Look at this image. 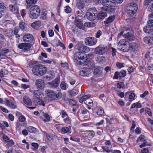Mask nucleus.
<instances>
[{
  "instance_id": "6e6552de",
  "label": "nucleus",
  "mask_w": 153,
  "mask_h": 153,
  "mask_svg": "<svg viewBox=\"0 0 153 153\" xmlns=\"http://www.w3.org/2000/svg\"><path fill=\"white\" fill-rule=\"evenodd\" d=\"M81 13L79 12V11H77V27L79 28L84 30L85 27L83 26L82 23V20L83 18V13L82 11Z\"/></svg>"
},
{
  "instance_id": "f03ea898",
  "label": "nucleus",
  "mask_w": 153,
  "mask_h": 153,
  "mask_svg": "<svg viewBox=\"0 0 153 153\" xmlns=\"http://www.w3.org/2000/svg\"><path fill=\"white\" fill-rule=\"evenodd\" d=\"M33 94L35 97L34 102L36 104L44 106L45 105V97L43 94L39 90L34 91Z\"/></svg>"
},
{
  "instance_id": "72a5a7b5",
  "label": "nucleus",
  "mask_w": 153,
  "mask_h": 153,
  "mask_svg": "<svg viewBox=\"0 0 153 153\" xmlns=\"http://www.w3.org/2000/svg\"><path fill=\"white\" fill-rule=\"evenodd\" d=\"M27 129L29 132L30 133H35L37 132V129L35 128L32 126L28 127L27 128Z\"/></svg>"
},
{
  "instance_id": "6e6d98bb",
  "label": "nucleus",
  "mask_w": 153,
  "mask_h": 153,
  "mask_svg": "<svg viewBox=\"0 0 153 153\" xmlns=\"http://www.w3.org/2000/svg\"><path fill=\"white\" fill-rule=\"evenodd\" d=\"M117 87L119 89L122 88L124 86V83L123 82H119L117 85Z\"/></svg>"
},
{
  "instance_id": "052dcab7",
  "label": "nucleus",
  "mask_w": 153,
  "mask_h": 153,
  "mask_svg": "<svg viewBox=\"0 0 153 153\" xmlns=\"http://www.w3.org/2000/svg\"><path fill=\"white\" fill-rule=\"evenodd\" d=\"M102 32L100 30H99L97 32L95 36L97 38H99L101 35Z\"/></svg>"
},
{
  "instance_id": "58836bf2",
  "label": "nucleus",
  "mask_w": 153,
  "mask_h": 153,
  "mask_svg": "<svg viewBox=\"0 0 153 153\" xmlns=\"http://www.w3.org/2000/svg\"><path fill=\"white\" fill-rule=\"evenodd\" d=\"M61 88L64 90H66L67 87V84L64 82H62L60 85Z\"/></svg>"
},
{
  "instance_id": "cd10ccee",
  "label": "nucleus",
  "mask_w": 153,
  "mask_h": 153,
  "mask_svg": "<svg viewBox=\"0 0 153 153\" xmlns=\"http://www.w3.org/2000/svg\"><path fill=\"white\" fill-rule=\"evenodd\" d=\"M84 134L90 138L94 137L95 135L94 132L93 131H84Z\"/></svg>"
},
{
  "instance_id": "bb28decb",
  "label": "nucleus",
  "mask_w": 153,
  "mask_h": 153,
  "mask_svg": "<svg viewBox=\"0 0 153 153\" xmlns=\"http://www.w3.org/2000/svg\"><path fill=\"white\" fill-rule=\"evenodd\" d=\"M152 26H149L144 27L143 28L144 31L146 33H152L153 35V29Z\"/></svg>"
},
{
  "instance_id": "f704fd0d",
  "label": "nucleus",
  "mask_w": 153,
  "mask_h": 153,
  "mask_svg": "<svg viewBox=\"0 0 153 153\" xmlns=\"http://www.w3.org/2000/svg\"><path fill=\"white\" fill-rule=\"evenodd\" d=\"M19 27L22 30H25L26 25L25 22L21 21L19 24Z\"/></svg>"
},
{
  "instance_id": "9b49d317",
  "label": "nucleus",
  "mask_w": 153,
  "mask_h": 153,
  "mask_svg": "<svg viewBox=\"0 0 153 153\" xmlns=\"http://www.w3.org/2000/svg\"><path fill=\"white\" fill-rule=\"evenodd\" d=\"M144 5L146 6L148 11H153V0H145L144 1Z\"/></svg>"
},
{
  "instance_id": "423d86ee",
  "label": "nucleus",
  "mask_w": 153,
  "mask_h": 153,
  "mask_svg": "<svg viewBox=\"0 0 153 153\" xmlns=\"http://www.w3.org/2000/svg\"><path fill=\"white\" fill-rule=\"evenodd\" d=\"M118 47L122 51L127 52L129 50V43L125 39H122L119 42Z\"/></svg>"
},
{
  "instance_id": "bf43d9fd",
  "label": "nucleus",
  "mask_w": 153,
  "mask_h": 153,
  "mask_svg": "<svg viewBox=\"0 0 153 153\" xmlns=\"http://www.w3.org/2000/svg\"><path fill=\"white\" fill-rule=\"evenodd\" d=\"M7 143L8 145L10 147L12 146L14 143L12 139L10 140Z\"/></svg>"
},
{
  "instance_id": "a18cd8bd",
  "label": "nucleus",
  "mask_w": 153,
  "mask_h": 153,
  "mask_svg": "<svg viewBox=\"0 0 153 153\" xmlns=\"http://www.w3.org/2000/svg\"><path fill=\"white\" fill-rule=\"evenodd\" d=\"M119 77H123L126 75V72L124 71H122L120 72H118Z\"/></svg>"
},
{
  "instance_id": "09e8293b",
  "label": "nucleus",
  "mask_w": 153,
  "mask_h": 153,
  "mask_svg": "<svg viewBox=\"0 0 153 153\" xmlns=\"http://www.w3.org/2000/svg\"><path fill=\"white\" fill-rule=\"evenodd\" d=\"M69 102L71 105H72L73 106H76V102L75 100H69Z\"/></svg>"
},
{
  "instance_id": "774afa93",
  "label": "nucleus",
  "mask_w": 153,
  "mask_h": 153,
  "mask_svg": "<svg viewBox=\"0 0 153 153\" xmlns=\"http://www.w3.org/2000/svg\"><path fill=\"white\" fill-rule=\"evenodd\" d=\"M134 68L132 66L129 67L128 69V74H130L132 72L134 71Z\"/></svg>"
},
{
  "instance_id": "5fc2aeb1",
  "label": "nucleus",
  "mask_w": 153,
  "mask_h": 153,
  "mask_svg": "<svg viewBox=\"0 0 153 153\" xmlns=\"http://www.w3.org/2000/svg\"><path fill=\"white\" fill-rule=\"evenodd\" d=\"M129 29H128V28H127L126 27H123L122 28V30H123L120 32V35H122L125 32V31H128V30H129Z\"/></svg>"
},
{
  "instance_id": "a19ab883",
  "label": "nucleus",
  "mask_w": 153,
  "mask_h": 153,
  "mask_svg": "<svg viewBox=\"0 0 153 153\" xmlns=\"http://www.w3.org/2000/svg\"><path fill=\"white\" fill-rule=\"evenodd\" d=\"M88 66L90 69H93L95 67V64L93 61H90L88 63Z\"/></svg>"
},
{
  "instance_id": "c9c22d12",
  "label": "nucleus",
  "mask_w": 153,
  "mask_h": 153,
  "mask_svg": "<svg viewBox=\"0 0 153 153\" xmlns=\"http://www.w3.org/2000/svg\"><path fill=\"white\" fill-rule=\"evenodd\" d=\"M70 131L69 128L67 127H64L62 128L61 133L62 134H65L66 133L69 132Z\"/></svg>"
},
{
  "instance_id": "c03bdc74",
  "label": "nucleus",
  "mask_w": 153,
  "mask_h": 153,
  "mask_svg": "<svg viewBox=\"0 0 153 153\" xmlns=\"http://www.w3.org/2000/svg\"><path fill=\"white\" fill-rule=\"evenodd\" d=\"M102 148L103 149V152H105L107 153H109L112 151V150L109 149V148L108 147L103 146L102 147Z\"/></svg>"
},
{
  "instance_id": "864d4df0",
  "label": "nucleus",
  "mask_w": 153,
  "mask_h": 153,
  "mask_svg": "<svg viewBox=\"0 0 153 153\" xmlns=\"http://www.w3.org/2000/svg\"><path fill=\"white\" fill-rule=\"evenodd\" d=\"M64 122L68 124H70L71 123L70 119L68 117L64 119Z\"/></svg>"
},
{
  "instance_id": "c756f323",
  "label": "nucleus",
  "mask_w": 153,
  "mask_h": 153,
  "mask_svg": "<svg viewBox=\"0 0 153 153\" xmlns=\"http://www.w3.org/2000/svg\"><path fill=\"white\" fill-rule=\"evenodd\" d=\"M112 0H103L102 4L105 7L111 6L112 4Z\"/></svg>"
},
{
  "instance_id": "ddd939ff",
  "label": "nucleus",
  "mask_w": 153,
  "mask_h": 153,
  "mask_svg": "<svg viewBox=\"0 0 153 153\" xmlns=\"http://www.w3.org/2000/svg\"><path fill=\"white\" fill-rule=\"evenodd\" d=\"M97 11H95L94 12L93 11H88L86 13V17L87 19L89 21H93L94 20L96 17L95 14L97 13Z\"/></svg>"
},
{
  "instance_id": "f257e3e1",
  "label": "nucleus",
  "mask_w": 153,
  "mask_h": 153,
  "mask_svg": "<svg viewBox=\"0 0 153 153\" xmlns=\"http://www.w3.org/2000/svg\"><path fill=\"white\" fill-rule=\"evenodd\" d=\"M77 50L79 51L77 52V59H78L77 64L80 65L83 64L87 60L86 56L83 52H88L90 50V48L85 46L82 41H80L78 44Z\"/></svg>"
},
{
  "instance_id": "9d476101",
  "label": "nucleus",
  "mask_w": 153,
  "mask_h": 153,
  "mask_svg": "<svg viewBox=\"0 0 153 153\" xmlns=\"http://www.w3.org/2000/svg\"><path fill=\"white\" fill-rule=\"evenodd\" d=\"M86 45L89 46L95 45L97 43V39L93 37H88L85 40Z\"/></svg>"
},
{
  "instance_id": "4c0bfd02",
  "label": "nucleus",
  "mask_w": 153,
  "mask_h": 153,
  "mask_svg": "<svg viewBox=\"0 0 153 153\" xmlns=\"http://www.w3.org/2000/svg\"><path fill=\"white\" fill-rule=\"evenodd\" d=\"M94 74L95 76L98 77L101 75L102 72L98 68H96L94 71Z\"/></svg>"
},
{
  "instance_id": "e2e57ef3",
  "label": "nucleus",
  "mask_w": 153,
  "mask_h": 153,
  "mask_svg": "<svg viewBox=\"0 0 153 153\" xmlns=\"http://www.w3.org/2000/svg\"><path fill=\"white\" fill-rule=\"evenodd\" d=\"M3 139L4 141L7 143L8 142V141L10 140L8 137L5 135L3 136Z\"/></svg>"
},
{
  "instance_id": "0e129e2a",
  "label": "nucleus",
  "mask_w": 153,
  "mask_h": 153,
  "mask_svg": "<svg viewBox=\"0 0 153 153\" xmlns=\"http://www.w3.org/2000/svg\"><path fill=\"white\" fill-rule=\"evenodd\" d=\"M111 54L113 56H114L116 55V50L114 48H111Z\"/></svg>"
},
{
  "instance_id": "20e7f679",
  "label": "nucleus",
  "mask_w": 153,
  "mask_h": 153,
  "mask_svg": "<svg viewBox=\"0 0 153 153\" xmlns=\"http://www.w3.org/2000/svg\"><path fill=\"white\" fill-rule=\"evenodd\" d=\"M45 93L48 98L52 100H57L62 97L61 92L58 91H54L51 90H48L45 91Z\"/></svg>"
},
{
  "instance_id": "79ce46f5",
  "label": "nucleus",
  "mask_w": 153,
  "mask_h": 153,
  "mask_svg": "<svg viewBox=\"0 0 153 153\" xmlns=\"http://www.w3.org/2000/svg\"><path fill=\"white\" fill-rule=\"evenodd\" d=\"M97 113V114L98 115H102L104 113V110L102 108L100 107L98 109Z\"/></svg>"
},
{
  "instance_id": "dca6fc26",
  "label": "nucleus",
  "mask_w": 153,
  "mask_h": 153,
  "mask_svg": "<svg viewBox=\"0 0 153 153\" xmlns=\"http://www.w3.org/2000/svg\"><path fill=\"white\" fill-rule=\"evenodd\" d=\"M59 79L58 78H56L54 80L48 83L49 86L52 88H55L57 87L59 83Z\"/></svg>"
},
{
  "instance_id": "8fccbe9b",
  "label": "nucleus",
  "mask_w": 153,
  "mask_h": 153,
  "mask_svg": "<svg viewBox=\"0 0 153 153\" xmlns=\"http://www.w3.org/2000/svg\"><path fill=\"white\" fill-rule=\"evenodd\" d=\"M135 97V94L134 93H131L129 96V101H132L134 99Z\"/></svg>"
},
{
  "instance_id": "0eeeda50",
  "label": "nucleus",
  "mask_w": 153,
  "mask_h": 153,
  "mask_svg": "<svg viewBox=\"0 0 153 153\" xmlns=\"http://www.w3.org/2000/svg\"><path fill=\"white\" fill-rule=\"evenodd\" d=\"M137 9V5L135 3H131L127 6V13L128 16H132Z\"/></svg>"
},
{
  "instance_id": "a211bd4d",
  "label": "nucleus",
  "mask_w": 153,
  "mask_h": 153,
  "mask_svg": "<svg viewBox=\"0 0 153 153\" xmlns=\"http://www.w3.org/2000/svg\"><path fill=\"white\" fill-rule=\"evenodd\" d=\"M33 39V36L30 34H26L23 37V41L25 42H30Z\"/></svg>"
},
{
  "instance_id": "a878e982",
  "label": "nucleus",
  "mask_w": 153,
  "mask_h": 153,
  "mask_svg": "<svg viewBox=\"0 0 153 153\" xmlns=\"http://www.w3.org/2000/svg\"><path fill=\"white\" fill-rule=\"evenodd\" d=\"M138 47V45L135 42L129 44V50L131 51L134 52Z\"/></svg>"
},
{
  "instance_id": "412c9836",
  "label": "nucleus",
  "mask_w": 153,
  "mask_h": 153,
  "mask_svg": "<svg viewBox=\"0 0 153 153\" xmlns=\"http://www.w3.org/2000/svg\"><path fill=\"white\" fill-rule=\"evenodd\" d=\"M139 138L141 141L143 142V143L139 146L140 148H141L147 146V143H146V137L144 135H141L139 137Z\"/></svg>"
},
{
  "instance_id": "473e14b6",
  "label": "nucleus",
  "mask_w": 153,
  "mask_h": 153,
  "mask_svg": "<svg viewBox=\"0 0 153 153\" xmlns=\"http://www.w3.org/2000/svg\"><path fill=\"white\" fill-rule=\"evenodd\" d=\"M16 114L20 115V116L19 117V120L20 122H23L26 120V118L25 117L24 115L21 114L20 112H16Z\"/></svg>"
},
{
  "instance_id": "4d7b16f0",
  "label": "nucleus",
  "mask_w": 153,
  "mask_h": 153,
  "mask_svg": "<svg viewBox=\"0 0 153 153\" xmlns=\"http://www.w3.org/2000/svg\"><path fill=\"white\" fill-rule=\"evenodd\" d=\"M97 59L99 61V62H103L105 61V58L103 56L97 58Z\"/></svg>"
},
{
  "instance_id": "603ef678",
  "label": "nucleus",
  "mask_w": 153,
  "mask_h": 153,
  "mask_svg": "<svg viewBox=\"0 0 153 153\" xmlns=\"http://www.w3.org/2000/svg\"><path fill=\"white\" fill-rule=\"evenodd\" d=\"M62 125L60 124H56L55 125V127L58 130H61Z\"/></svg>"
},
{
  "instance_id": "13d9d810",
  "label": "nucleus",
  "mask_w": 153,
  "mask_h": 153,
  "mask_svg": "<svg viewBox=\"0 0 153 153\" xmlns=\"http://www.w3.org/2000/svg\"><path fill=\"white\" fill-rule=\"evenodd\" d=\"M48 33L49 37H52L54 35V33L53 30H49L48 31Z\"/></svg>"
},
{
  "instance_id": "1a4fd4ad",
  "label": "nucleus",
  "mask_w": 153,
  "mask_h": 153,
  "mask_svg": "<svg viewBox=\"0 0 153 153\" xmlns=\"http://www.w3.org/2000/svg\"><path fill=\"white\" fill-rule=\"evenodd\" d=\"M9 8L12 12L16 15L18 19H20L21 16L19 15V9L17 5L11 4L9 6Z\"/></svg>"
},
{
  "instance_id": "393cba45",
  "label": "nucleus",
  "mask_w": 153,
  "mask_h": 153,
  "mask_svg": "<svg viewBox=\"0 0 153 153\" xmlns=\"http://www.w3.org/2000/svg\"><path fill=\"white\" fill-rule=\"evenodd\" d=\"M107 16L106 13L105 12L101 11L99 13L97 16V19L98 20L102 19Z\"/></svg>"
},
{
  "instance_id": "aec40b11",
  "label": "nucleus",
  "mask_w": 153,
  "mask_h": 153,
  "mask_svg": "<svg viewBox=\"0 0 153 153\" xmlns=\"http://www.w3.org/2000/svg\"><path fill=\"white\" fill-rule=\"evenodd\" d=\"M123 36L131 41H133L135 39L134 35L129 32H127L126 33H125L123 35Z\"/></svg>"
},
{
  "instance_id": "6ab92c4d",
  "label": "nucleus",
  "mask_w": 153,
  "mask_h": 153,
  "mask_svg": "<svg viewBox=\"0 0 153 153\" xmlns=\"http://www.w3.org/2000/svg\"><path fill=\"white\" fill-rule=\"evenodd\" d=\"M6 105L13 109H15L16 107V102L11 100H6Z\"/></svg>"
},
{
  "instance_id": "de8ad7c7",
  "label": "nucleus",
  "mask_w": 153,
  "mask_h": 153,
  "mask_svg": "<svg viewBox=\"0 0 153 153\" xmlns=\"http://www.w3.org/2000/svg\"><path fill=\"white\" fill-rule=\"evenodd\" d=\"M76 92V89H74L69 91L70 94L72 96H75Z\"/></svg>"
},
{
  "instance_id": "37998d69",
  "label": "nucleus",
  "mask_w": 153,
  "mask_h": 153,
  "mask_svg": "<svg viewBox=\"0 0 153 153\" xmlns=\"http://www.w3.org/2000/svg\"><path fill=\"white\" fill-rule=\"evenodd\" d=\"M37 62L35 61H32L29 63V66L30 67L33 68L36 66L37 65H36V64Z\"/></svg>"
},
{
  "instance_id": "f8f14e48",
  "label": "nucleus",
  "mask_w": 153,
  "mask_h": 153,
  "mask_svg": "<svg viewBox=\"0 0 153 153\" xmlns=\"http://www.w3.org/2000/svg\"><path fill=\"white\" fill-rule=\"evenodd\" d=\"M105 52V47L102 45H99L95 49V53L98 55H102Z\"/></svg>"
},
{
  "instance_id": "2eb2a0df",
  "label": "nucleus",
  "mask_w": 153,
  "mask_h": 153,
  "mask_svg": "<svg viewBox=\"0 0 153 153\" xmlns=\"http://www.w3.org/2000/svg\"><path fill=\"white\" fill-rule=\"evenodd\" d=\"M35 84L37 88L39 90H43L45 87V82L42 79H37L35 82Z\"/></svg>"
},
{
  "instance_id": "69168bd1",
  "label": "nucleus",
  "mask_w": 153,
  "mask_h": 153,
  "mask_svg": "<svg viewBox=\"0 0 153 153\" xmlns=\"http://www.w3.org/2000/svg\"><path fill=\"white\" fill-rule=\"evenodd\" d=\"M119 74H118V72L116 71L115 72L114 76L113 77V79H118V76H119Z\"/></svg>"
},
{
  "instance_id": "3c124183",
  "label": "nucleus",
  "mask_w": 153,
  "mask_h": 153,
  "mask_svg": "<svg viewBox=\"0 0 153 153\" xmlns=\"http://www.w3.org/2000/svg\"><path fill=\"white\" fill-rule=\"evenodd\" d=\"M116 66L118 68H121L124 67L123 63H121L118 62H117L116 63Z\"/></svg>"
},
{
  "instance_id": "4be33fe9",
  "label": "nucleus",
  "mask_w": 153,
  "mask_h": 153,
  "mask_svg": "<svg viewBox=\"0 0 153 153\" xmlns=\"http://www.w3.org/2000/svg\"><path fill=\"white\" fill-rule=\"evenodd\" d=\"M143 40L145 42L149 45H153V36L151 38L150 37L146 36L143 38Z\"/></svg>"
},
{
  "instance_id": "49530a36",
  "label": "nucleus",
  "mask_w": 153,
  "mask_h": 153,
  "mask_svg": "<svg viewBox=\"0 0 153 153\" xmlns=\"http://www.w3.org/2000/svg\"><path fill=\"white\" fill-rule=\"evenodd\" d=\"M65 8V13H68L71 12V9L68 5L66 6Z\"/></svg>"
},
{
  "instance_id": "4468645a",
  "label": "nucleus",
  "mask_w": 153,
  "mask_h": 153,
  "mask_svg": "<svg viewBox=\"0 0 153 153\" xmlns=\"http://www.w3.org/2000/svg\"><path fill=\"white\" fill-rule=\"evenodd\" d=\"M32 45L29 43H23L18 45V48L23 51H27L29 50L31 47Z\"/></svg>"
},
{
  "instance_id": "39448f33",
  "label": "nucleus",
  "mask_w": 153,
  "mask_h": 153,
  "mask_svg": "<svg viewBox=\"0 0 153 153\" xmlns=\"http://www.w3.org/2000/svg\"><path fill=\"white\" fill-rule=\"evenodd\" d=\"M30 8L28 13L30 17L33 19H37L40 15V9L39 7L34 5Z\"/></svg>"
},
{
  "instance_id": "680f3d73",
  "label": "nucleus",
  "mask_w": 153,
  "mask_h": 153,
  "mask_svg": "<svg viewBox=\"0 0 153 153\" xmlns=\"http://www.w3.org/2000/svg\"><path fill=\"white\" fill-rule=\"evenodd\" d=\"M147 25L149 26H152L153 27V19H150L147 22Z\"/></svg>"
},
{
  "instance_id": "e433bc0d",
  "label": "nucleus",
  "mask_w": 153,
  "mask_h": 153,
  "mask_svg": "<svg viewBox=\"0 0 153 153\" xmlns=\"http://www.w3.org/2000/svg\"><path fill=\"white\" fill-rule=\"evenodd\" d=\"M105 8L106 11L109 13H114V8L111 6H108L106 8L105 7Z\"/></svg>"
},
{
  "instance_id": "5701e85b",
  "label": "nucleus",
  "mask_w": 153,
  "mask_h": 153,
  "mask_svg": "<svg viewBox=\"0 0 153 153\" xmlns=\"http://www.w3.org/2000/svg\"><path fill=\"white\" fill-rule=\"evenodd\" d=\"M31 27L35 29H37L41 26V22L39 21H37L31 24Z\"/></svg>"
},
{
  "instance_id": "338daca9",
  "label": "nucleus",
  "mask_w": 153,
  "mask_h": 153,
  "mask_svg": "<svg viewBox=\"0 0 153 153\" xmlns=\"http://www.w3.org/2000/svg\"><path fill=\"white\" fill-rule=\"evenodd\" d=\"M41 18L43 20H45L46 19V13H45L43 12L41 15Z\"/></svg>"
},
{
  "instance_id": "c85d7f7f",
  "label": "nucleus",
  "mask_w": 153,
  "mask_h": 153,
  "mask_svg": "<svg viewBox=\"0 0 153 153\" xmlns=\"http://www.w3.org/2000/svg\"><path fill=\"white\" fill-rule=\"evenodd\" d=\"M24 103L27 106H30L32 105V102L30 99L27 97H24L23 98Z\"/></svg>"
},
{
  "instance_id": "ea45409f",
  "label": "nucleus",
  "mask_w": 153,
  "mask_h": 153,
  "mask_svg": "<svg viewBox=\"0 0 153 153\" xmlns=\"http://www.w3.org/2000/svg\"><path fill=\"white\" fill-rule=\"evenodd\" d=\"M42 113L43 116L45 118V119H44V121L45 122L49 121L50 120V118L48 114L45 113L44 112H43Z\"/></svg>"
},
{
  "instance_id": "f3484780",
  "label": "nucleus",
  "mask_w": 153,
  "mask_h": 153,
  "mask_svg": "<svg viewBox=\"0 0 153 153\" xmlns=\"http://www.w3.org/2000/svg\"><path fill=\"white\" fill-rule=\"evenodd\" d=\"M38 0H25L26 7L27 9H29L33 7L36 3Z\"/></svg>"
},
{
  "instance_id": "7ed1b4c3",
  "label": "nucleus",
  "mask_w": 153,
  "mask_h": 153,
  "mask_svg": "<svg viewBox=\"0 0 153 153\" xmlns=\"http://www.w3.org/2000/svg\"><path fill=\"white\" fill-rule=\"evenodd\" d=\"M32 71L34 75L41 76L46 73L47 68L45 65L39 64L33 68Z\"/></svg>"
},
{
  "instance_id": "7c9ffc66",
  "label": "nucleus",
  "mask_w": 153,
  "mask_h": 153,
  "mask_svg": "<svg viewBox=\"0 0 153 153\" xmlns=\"http://www.w3.org/2000/svg\"><path fill=\"white\" fill-rule=\"evenodd\" d=\"M115 18V16L114 15L110 16L108 17L106 20L104 22V24H108L111 23L114 19Z\"/></svg>"
},
{
  "instance_id": "2f4dec72",
  "label": "nucleus",
  "mask_w": 153,
  "mask_h": 153,
  "mask_svg": "<svg viewBox=\"0 0 153 153\" xmlns=\"http://www.w3.org/2000/svg\"><path fill=\"white\" fill-rule=\"evenodd\" d=\"M84 7V3L82 0H77V7L79 9H82Z\"/></svg>"
},
{
  "instance_id": "b1692460",
  "label": "nucleus",
  "mask_w": 153,
  "mask_h": 153,
  "mask_svg": "<svg viewBox=\"0 0 153 153\" xmlns=\"http://www.w3.org/2000/svg\"><path fill=\"white\" fill-rule=\"evenodd\" d=\"M80 74L82 76H87L90 74L89 68H82L80 71Z\"/></svg>"
}]
</instances>
